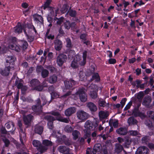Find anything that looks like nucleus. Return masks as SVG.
<instances>
[{"label": "nucleus", "mask_w": 154, "mask_h": 154, "mask_svg": "<svg viewBox=\"0 0 154 154\" xmlns=\"http://www.w3.org/2000/svg\"><path fill=\"white\" fill-rule=\"evenodd\" d=\"M147 114L151 120L146 121L145 124L149 129L154 130V112L149 111L147 112Z\"/></svg>", "instance_id": "nucleus-1"}, {"label": "nucleus", "mask_w": 154, "mask_h": 154, "mask_svg": "<svg viewBox=\"0 0 154 154\" xmlns=\"http://www.w3.org/2000/svg\"><path fill=\"white\" fill-rule=\"evenodd\" d=\"M9 47L11 49L15 50L17 52H19L21 50L20 45L17 42V38L15 37H12L11 39L10 44L9 45Z\"/></svg>", "instance_id": "nucleus-2"}, {"label": "nucleus", "mask_w": 154, "mask_h": 154, "mask_svg": "<svg viewBox=\"0 0 154 154\" xmlns=\"http://www.w3.org/2000/svg\"><path fill=\"white\" fill-rule=\"evenodd\" d=\"M75 94L79 96L81 102H84L87 100V96L84 91V88H79L75 93Z\"/></svg>", "instance_id": "nucleus-3"}, {"label": "nucleus", "mask_w": 154, "mask_h": 154, "mask_svg": "<svg viewBox=\"0 0 154 154\" xmlns=\"http://www.w3.org/2000/svg\"><path fill=\"white\" fill-rule=\"evenodd\" d=\"M67 59V56L63 54H59L56 58V62L58 66L62 67Z\"/></svg>", "instance_id": "nucleus-4"}, {"label": "nucleus", "mask_w": 154, "mask_h": 154, "mask_svg": "<svg viewBox=\"0 0 154 154\" xmlns=\"http://www.w3.org/2000/svg\"><path fill=\"white\" fill-rule=\"evenodd\" d=\"M98 125V124L96 122H92L88 120L85 122V127L86 129L89 130L90 131L95 130Z\"/></svg>", "instance_id": "nucleus-5"}, {"label": "nucleus", "mask_w": 154, "mask_h": 154, "mask_svg": "<svg viewBox=\"0 0 154 154\" xmlns=\"http://www.w3.org/2000/svg\"><path fill=\"white\" fill-rule=\"evenodd\" d=\"M76 115L78 119L82 121L87 120L89 117L88 114L82 110H79L77 113Z\"/></svg>", "instance_id": "nucleus-6"}, {"label": "nucleus", "mask_w": 154, "mask_h": 154, "mask_svg": "<svg viewBox=\"0 0 154 154\" xmlns=\"http://www.w3.org/2000/svg\"><path fill=\"white\" fill-rule=\"evenodd\" d=\"M13 68L12 65H6L4 68H0V73L3 76H8L9 74L11 69Z\"/></svg>", "instance_id": "nucleus-7"}, {"label": "nucleus", "mask_w": 154, "mask_h": 154, "mask_svg": "<svg viewBox=\"0 0 154 154\" xmlns=\"http://www.w3.org/2000/svg\"><path fill=\"white\" fill-rule=\"evenodd\" d=\"M76 82L73 79L64 82L65 88L67 89L72 90L74 88L73 86L75 85Z\"/></svg>", "instance_id": "nucleus-8"}, {"label": "nucleus", "mask_w": 154, "mask_h": 154, "mask_svg": "<svg viewBox=\"0 0 154 154\" xmlns=\"http://www.w3.org/2000/svg\"><path fill=\"white\" fill-rule=\"evenodd\" d=\"M86 106L89 109L91 113L94 114L97 110V107L93 103L88 102L86 103Z\"/></svg>", "instance_id": "nucleus-9"}, {"label": "nucleus", "mask_w": 154, "mask_h": 154, "mask_svg": "<svg viewBox=\"0 0 154 154\" xmlns=\"http://www.w3.org/2000/svg\"><path fill=\"white\" fill-rule=\"evenodd\" d=\"M49 11L48 15L51 16L52 17L57 16L59 13V8L58 7H50L48 9Z\"/></svg>", "instance_id": "nucleus-10"}, {"label": "nucleus", "mask_w": 154, "mask_h": 154, "mask_svg": "<svg viewBox=\"0 0 154 154\" xmlns=\"http://www.w3.org/2000/svg\"><path fill=\"white\" fill-rule=\"evenodd\" d=\"M33 118V116L31 114L23 116V120L24 124L26 125H29L31 123V121Z\"/></svg>", "instance_id": "nucleus-11"}, {"label": "nucleus", "mask_w": 154, "mask_h": 154, "mask_svg": "<svg viewBox=\"0 0 154 154\" xmlns=\"http://www.w3.org/2000/svg\"><path fill=\"white\" fill-rule=\"evenodd\" d=\"M34 20L35 23L40 25L44 24V20L43 17L38 14H36L34 16Z\"/></svg>", "instance_id": "nucleus-12"}, {"label": "nucleus", "mask_w": 154, "mask_h": 154, "mask_svg": "<svg viewBox=\"0 0 154 154\" xmlns=\"http://www.w3.org/2000/svg\"><path fill=\"white\" fill-rule=\"evenodd\" d=\"M32 109L37 115L41 114L42 112V106L33 105L32 107Z\"/></svg>", "instance_id": "nucleus-13"}, {"label": "nucleus", "mask_w": 154, "mask_h": 154, "mask_svg": "<svg viewBox=\"0 0 154 154\" xmlns=\"http://www.w3.org/2000/svg\"><path fill=\"white\" fill-rule=\"evenodd\" d=\"M128 132L127 128L124 127H121L116 130V133L121 135H126Z\"/></svg>", "instance_id": "nucleus-14"}, {"label": "nucleus", "mask_w": 154, "mask_h": 154, "mask_svg": "<svg viewBox=\"0 0 154 154\" xmlns=\"http://www.w3.org/2000/svg\"><path fill=\"white\" fill-rule=\"evenodd\" d=\"M54 48L57 51L60 50L62 47V42L59 39H57L54 41Z\"/></svg>", "instance_id": "nucleus-15"}, {"label": "nucleus", "mask_w": 154, "mask_h": 154, "mask_svg": "<svg viewBox=\"0 0 154 154\" xmlns=\"http://www.w3.org/2000/svg\"><path fill=\"white\" fill-rule=\"evenodd\" d=\"M76 109L74 107H71L67 109L65 111V114L67 117H69L72 114L75 113Z\"/></svg>", "instance_id": "nucleus-16"}, {"label": "nucleus", "mask_w": 154, "mask_h": 154, "mask_svg": "<svg viewBox=\"0 0 154 154\" xmlns=\"http://www.w3.org/2000/svg\"><path fill=\"white\" fill-rule=\"evenodd\" d=\"M95 71V68L94 67L93 68V72L92 73L93 74L91 78L90 79V82H92L94 80H95L96 82H98L100 80V77L98 73L94 72Z\"/></svg>", "instance_id": "nucleus-17"}, {"label": "nucleus", "mask_w": 154, "mask_h": 154, "mask_svg": "<svg viewBox=\"0 0 154 154\" xmlns=\"http://www.w3.org/2000/svg\"><path fill=\"white\" fill-rule=\"evenodd\" d=\"M152 101L151 97L148 95H146L143 98L142 104L146 106H148L150 105Z\"/></svg>", "instance_id": "nucleus-18"}, {"label": "nucleus", "mask_w": 154, "mask_h": 154, "mask_svg": "<svg viewBox=\"0 0 154 154\" xmlns=\"http://www.w3.org/2000/svg\"><path fill=\"white\" fill-rule=\"evenodd\" d=\"M14 30L16 33L20 34L21 33L23 30V27L21 23L18 22L17 25L14 27Z\"/></svg>", "instance_id": "nucleus-19"}, {"label": "nucleus", "mask_w": 154, "mask_h": 154, "mask_svg": "<svg viewBox=\"0 0 154 154\" xmlns=\"http://www.w3.org/2000/svg\"><path fill=\"white\" fill-rule=\"evenodd\" d=\"M58 149L60 152L64 154L68 153L69 151V148L64 146H60Z\"/></svg>", "instance_id": "nucleus-20"}, {"label": "nucleus", "mask_w": 154, "mask_h": 154, "mask_svg": "<svg viewBox=\"0 0 154 154\" xmlns=\"http://www.w3.org/2000/svg\"><path fill=\"white\" fill-rule=\"evenodd\" d=\"M47 87V84L46 83L43 82L42 84L40 83L36 87L33 88V89L38 91H41L43 88Z\"/></svg>", "instance_id": "nucleus-21"}, {"label": "nucleus", "mask_w": 154, "mask_h": 154, "mask_svg": "<svg viewBox=\"0 0 154 154\" xmlns=\"http://www.w3.org/2000/svg\"><path fill=\"white\" fill-rule=\"evenodd\" d=\"M43 130V127L42 125H36L35 126L34 131L35 133L41 135L42 134Z\"/></svg>", "instance_id": "nucleus-22"}, {"label": "nucleus", "mask_w": 154, "mask_h": 154, "mask_svg": "<svg viewBox=\"0 0 154 154\" xmlns=\"http://www.w3.org/2000/svg\"><path fill=\"white\" fill-rule=\"evenodd\" d=\"M109 115V113L108 112H104L103 111H101L99 112V117L101 120L107 118Z\"/></svg>", "instance_id": "nucleus-23"}, {"label": "nucleus", "mask_w": 154, "mask_h": 154, "mask_svg": "<svg viewBox=\"0 0 154 154\" xmlns=\"http://www.w3.org/2000/svg\"><path fill=\"white\" fill-rule=\"evenodd\" d=\"M15 61V58L14 56H11L8 57V59L6 60V63H8L6 65L10 66L12 65L14 68V63Z\"/></svg>", "instance_id": "nucleus-24"}, {"label": "nucleus", "mask_w": 154, "mask_h": 154, "mask_svg": "<svg viewBox=\"0 0 154 154\" xmlns=\"http://www.w3.org/2000/svg\"><path fill=\"white\" fill-rule=\"evenodd\" d=\"M101 149V144L100 143H96L94 147L92 153L93 154H96L97 152H100Z\"/></svg>", "instance_id": "nucleus-25"}, {"label": "nucleus", "mask_w": 154, "mask_h": 154, "mask_svg": "<svg viewBox=\"0 0 154 154\" xmlns=\"http://www.w3.org/2000/svg\"><path fill=\"white\" fill-rule=\"evenodd\" d=\"M147 149L144 147H139L135 152V154H147Z\"/></svg>", "instance_id": "nucleus-26"}, {"label": "nucleus", "mask_w": 154, "mask_h": 154, "mask_svg": "<svg viewBox=\"0 0 154 154\" xmlns=\"http://www.w3.org/2000/svg\"><path fill=\"white\" fill-rule=\"evenodd\" d=\"M23 81L22 79H20L19 80V79L18 78L16 79L15 85L17 86V88L19 89H20L23 86L22 83Z\"/></svg>", "instance_id": "nucleus-27"}, {"label": "nucleus", "mask_w": 154, "mask_h": 154, "mask_svg": "<svg viewBox=\"0 0 154 154\" xmlns=\"http://www.w3.org/2000/svg\"><path fill=\"white\" fill-rule=\"evenodd\" d=\"M128 122L129 125L137 124V121L133 117H130L128 119Z\"/></svg>", "instance_id": "nucleus-28"}, {"label": "nucleus", "mask_w": 154, "mask_h": 154, "mask_svg": "<svg viewBox=\"0 0 154 154\" xmlns=\"http://www.w3.org/2000/svg\"><path fill=\"white\" fill-rule=\"evenodd\" d=\"M57 76L54 75L49 77L48 79V82L51 84H54L57 82Z\"/></svg>", "instance_id": "nucleus-29"}, {"label": "nucleus", "mask_w": 154, "mask_h": 154, "mask_svg": "<svg viewBox=\"0 0 154 154\" xmlns=\"http://www.w3.org/2000/svg\"><path fill=\"white\" fill-rule=\"evenodd\" d=\"M40 83V81L36 79H32L30 81V84L33 88L38 85Z\"/></svg>", "instance_id": "nucleus-30"}, {"label": "nucleus", "mask_w": 154, "mask_h": 154, "mask_svg": "<svg viewBox=\"0 0 154 154\" xmlns=\"http://www.w3.org/2000/svg\"><path fill=\"white\" fill-rule=\"evenodd\" d=\"M32 144L35 147H38L39 148L41 149V151L43 149V147L42 146L41 143L39 141L34 140L32 142Z\"/></svg>", "instance_id": "nucleus-31"}, {"label": "nucleus", "mask_w": 154, "mask_h": 154, "mask_svg": "<svg viewBox=\"0 0 154 154\" xmlns=\"http://www.w3.org/2000/svg\"><path fill=\"white\" fill-rule=\"evenodd\" d=\"M52 0H46L44 4L42 6L43 7V9L44 10H45L47 8L49 9L50 8V7H51L50 6V5L52 2Z\"/></svg>", "instance_id": "nucleus-32"}, {"label": "nucleus", "mask_w": 154, "mask_h": 154, "mask_svg": "<svg viewBox=\"0 0 154 154\" xmlns=\"http://www.w3.org/2000/svg\"><path fill=\"white\" fill-rule=\"evenodd\" d=\"M49 31L50 29H48L45 35V37L48 39L53 40L55 36L51 34H49Z\"/></svg>", "instance_id": "nucleus-33"}, {"label": "nucleus", "mask_w": 154, "mask_h": 154, "mask_svg": "<svg viewBox=\"0 0 154 154\" xmlns=\"http://www.w3.org/2000/svg\"><path fill=\"white\" fill-rule=\"evenodd\" d=\"M67 13L69 16L72 17H75L77 14L76 11L75 10L71 9V7L68 10Z\"/></svg>", "instance_id": "nucleus-34"}, {"label": "nucleus", "mask_w": 154, "mask_h": 154, "mask_svg": "<svg viewBox=\"0 0 154 154\" xmlns=\"http://www.w3.org/2000/svg\"><path fill=\"white\" fill-rule=\"evenodd\" d=\"M116 148L115 149V152L117 153H120L123 150V146L120 144L116 143L115 145Z\"/></svg>", "instance_id": "nucleus-35"}, {"label": "nucleus", "mask_w": 154, "mask_h": 154, "mask_svg": "<svg viewBox=\"0 0 154 154\" xmlns=\"http://www.w3.org/2000/svg\"><path fill=\"white\" fill-rule=\"evenodd\" d=\"M44 118L45 120L47 121L48 122H54L56 120L54 117L49 115L45 116Z\"/></svg>", "instance_id": "nucleus-36"}, {"label": "nucleus", "mask_w": 154, "mask_h": 154, "mask_svg": "<svg viewBox=\"0 0 154 154\" xmlns=\"http://www.w3.org/2000/svg\"><path fill=\"white\" fill-rule=\"evenodd\" d=\"M26 134L25 133L23 132V131H21V133L20 135V138L21 143L23 145H24L23 140L26 139Z\"/></svg>", "instance_id": "nucleus-37"}, {"label": "nucleus", "mask_w": 154, "mask_h": 154, "mask_svg": "<svg viewBox=\"0 0 154 154\" xmlns=\"http://www.w3.org/2000/svg\"><path fill=\"white\" fill-rule=\"evenodd\" d=\"M26 27L28 28V30L29 29H32L34 32H35V34L37 35L38 34V32L33 25L31 23H29L27 25Z\"/></svg>", "instance_id": "nucleus-38"}, {"label": "nucleus", "mask_w": 154, "mask_h": 154, "mask_svg": "<svg viewBox=\"0 0 154 154\" xmlns=\"http://www.w3.org/2000/svg\"><path fill=\"white\" fill-rule=\"evenodd\" d=\"M28 46L27 42L26 41L23 40L22 41L21 46H20V47L22 48L23 50H25L27 49Z\"/></svg>", "instance_id": "nucleus-39"}, {"label": "nucleus", "mask_w": 154, "mask_h": 154, "mask_svg": "<svg viewBox=\"0 0 154 154\" xmlns=\"http://www.w3.org/2000/svg\"><path fill=\"white\" fill-rule=\"evenodd\" d=\"M71 67L74 69H77L78 67V61L77 60L74 59L72 61L71 64Z\"/></svg>", "instance_id": "nucleus-40"}, {"label": "nucleus", "mask_w": 154, "mask_h": 154, "mask_svg": "<svg viewBox=\"0 0 154 154\" xmlns=\"http://www.w3.org/2000/svg\"><path fill=\"white\" fill-rule=\"evenodd\" d=\"M66 47L70 49L72 48L73 45L72 44L71 39L69 38H67L66 39Z\"/></svg>", "instance_id": "nucleus-41"}, {"label": "nucleus", "mask_w": 154, "mask_h": 154, "mask_svg": "<svg viewBox=\"0 0 154 154\" xmlns=\"http://www.w3.org/2000/svg\"><path fill=\"white\" fill-rule=\"evenodd\" d=\"M84 138L85 139H86L88 137H91V132L90 130L85 129L84 130Z\"/></svg>", "instance_id": "nucleus-42"}, {"label": "nucleus", "mask_w": 154, "mask_h": 154, "mask_svg": "<svg viewBox=\"0 0 154 154\" xmlns=\"http://www.w3.org/2000/svg\"><path fill=\"white\" fill-rule=\"evenodd\" d=\"M50 94H51V100L49 101L48 104H49L51 103L52 100L54 99V98H57L59 96L57 93L55 91L51 93Z\"/></svg>", "instance_id": "nucleus-43"}, {"label": "nucleus", "mask_w": 154, "mask_h": 154, "mask_svg": "<svg viewBox=\"0 0 154 154\" xmlns=\"http://www.w3.org/2000/svg\"><path fill=\"white\" fill-rule=\"evenodd\" d=\"M69 6L66 4H64L60 9V11L62 14L66 13L68 10Z\"/></svg>", "instance_id": "nucleus-44"}, {"label": "nucleus", "mask_w": 154, "mask_h": 154, "mask_svg": "<svg viewBox=\"0 0 154 154\" xmlns=\"http://www.w3.org/2000/svg\"><path fill=\"white\" fill-rule=\"evenodd\" d=\"M42 143L43 145L47 146H51L53 145L52 142L48 140H43Z\"/></svg>", "instance_id": "nucleus-45"}, {"label": "nucleus", "mask_w": 154, "mask_h": 154, "mask_svg": "<svg viewBox=\"0 0 154 154\" xmlns=\"http://www.w3.org/2000/svg\"><path fill=\"white\" fill-rule=\"evenodd\" d=\"M49 73V72L47 70L44 69L41 72L42 76L43 78H45L48 76Z\"/></svg>", "instance_id": "nucleus-46"}, {"label": "nucleus", "mask_w": 154, "mask_h": 154, "mask_svg": "<svg viewBox=\"0 0 154 154\" xmlns=\"http://www.w3.org/2000/svg\"><path fill=\"white\" fill-rule=\"evenodd\" d=\"M57 120L66 123H68L69 122V119L66 118H63L61 116L58 118V119H57Z\"/></svg>", "instance_id": "nucleus-47"}, {"label": "nucleus", "mask_w": 154, "mask_h": 154, "mask_svg": "<svg viewBox=\"0 0 154 154\" xmlns=\"http://www.w3.org/2000/svg\"><path fill=\"white\" fill-rule=\"evenodd\" d=\"M91 97L93 99H96L97 97V93L95 91H91L90 94Z\"/></svg>", "instance_id": "nucleus-48"}, {"label": "nucleus", "mask_w": 154, "mask_h": 154, "mask_svg": "<svg viewBox=\"0 0 154 154\" xmlns=\"http://www.w3.org/2000/svg\"><path fill=\"white\" fill-rule=\"evenodd\" d=\"M79 132L76 130H75L72 132V135L73 137V139L74 140H75L78 138V134Z\"/></svg>", "instance_id": "nucleus-49"}, {"label": "nucleus", "mask_w": 154, "mask_h": 154, "mask_svg": "<svg viewBox=\"0 0 154 154\" xmlns=\"http://www.w3.org/2000/svg\"><path fill=\"white\" fill-rule=\"evenodd\" d=\"M144 95L143 91H140L137 94V98L139 100H142Z\"/></svg>", "instance_id": "nucleus-50"}, {"label": "nucleus", "mask_w": 154, "mask_h": 154, "mask_svg": "<svg viewBox=\"0 0 154 154\" xmlns=\"http://www.w3.org/2000/svg\"><path fill=\"white\" fill-rule=\"evenodd\" d=\"M64 26L65 29H69L71 27V22L69 20H66L64 23Z\"/></svg>", "instance_id": "nucleus-51"}, {"label": "nucleus", "mask_w": 154, "mask_h": 154, "mask_svg": "<svg viewBox=\"0 0 154 154\" xmlns=\"http://www.w3.org/2000/svg\"><path fill=\"white\" fill-rule=\"evenodd\" d=\"M64 130L66 132L69 133L72 132V128L70 125H68L65 126Z\"/></svg>", "instance_id": "nucleus-52"}, {"label": "nucleus", "mask_w": 154, "mask_h": 154, "mask_svg": "<svg viewBox=\"0 0 154 154\" xmlns=\"http://www.w3.org/2000/svg\"><path fill=\"white\" fill-rule=\"evenodd\" d=\"M149 136H145L141 138V141L143 143H146L149 140Z\"/></svg>", "instance_id": "nucleus-53"}, {"label": "nucleus", "mask_w": 154, "mask_h": 154, "mask_svg": "<svg viewBox=\"0 0 154 154\" xmlns=\"http://www.w3.org/2000/svg\"><path fill=\"white\" fill-rule=\"evenodd\" d=\"M87 34L86 33L82 34L80 36V39L82 40V42H83V41H85L87 40Z\"/></svg>", "instance_id": "nucleus-54"}, {"label": "nucleus", "mask_w": 154, "mask_h": 154, "mask_svg": "<svg viewBox=\"0 0 154 154\" xmlns=\"http://www.w3.org/2000/svg\"><path fill=\"white\" fill-rule=\"evenodd\" d=\"M2 140L5 143V146L6 147H8L10 144V140L6 138L3 139Z\"/></svg>", "instance_id": "nucleus-55"}, {"label": "nucleus", "mask_w": 154, "mask_h": 154, "mask_svg": "<svg viewBox=\"0 0 154 154\" xmlns=\"http://www.w3.org/2000/svg\"><path fill=\"white\" fill-rule=\"evenodd\" d=\"M26 37L27 40L29 42H33L34 39V36L29 35Z\"/></svg>", "instance_id": "nucleus-56"}, {"label": "nucleus", "mask_w": 154, "mask_h": 154, "mask_svg": "<svg viewBox=\"0 0 154 154\" xmlns=\"http://www.w3.org/2000/svg\"><path fill=\"white\" fill-rule=\"evenodd\" d=\"M49 113L54 116H57L56 119L57 120V119H58V118L59 117L61 116V115L60 113L59 112H55L54 111H53L50 112Z\"/></svg>", "instance_id": "nucleus-57"}, {"label": "nucleus", "mask_w": 154, "mask_h": 154, "mask_svg": "<svg viewBox=\"0 0 154 154\" xmlns=\"http://www.w3.org/2000/svg\"><path fill=\"white\" fill-rule=\"evenodd\" d=\"M44 69L42 66H38L36 67V71L38 73H39L41 72Z\"/></svg>", "instance_id": "nucleus-58"}, {"label": "nucleus", "mask_w": 154, "mask_h": 154, "mask_svg": "<svg viewBox=\"0 0 154 154\" xmlns=\"http://www.w3.org/2000/svg\"><path fill=\"white\" fill-rule=\"evenodd\" d=\"M79 76L81 79H83L85 77V73L83 72V69L79 71Z\"/></svg>", "instance_id": "nucleus-59"}, {"label": "nucleus", "mask_w": 154, "mask_h": 154, "mask_svg": "<svg viewBox=\"0 0 154 154\" xmlns=\"http://www.w3.org/2000/svg\"><path fill=\"white\" fill-rule=\"evenodd\" d=\"M130 135L133 136H136L138 134V132L137 131L131 130L129 131Z\"/></svg>", "instance_id": "nucleus-60"}, {"label": "nucleus", "mask_w": 154, "mask_h": 154, "mask_svg": "<svg viewBox=\"0 0 154 154\" xmlns=\"http://www.w3.org/2000/svg\"><path fill=\"white\" fill-rule=\"evenodd\" d=\"M55 88L54 86L52 85L49 87L48 88V90L49 92L51 93L55 91Z\"/></svg>", "instance_id": "nucleus-61"}, {"label": "nucleus", "mask_w": 154, "mask_h": 154, "mask_svg": "<svg viewBox=\"0 0 154 154\" xmlns=\"http://www.w3.org/2000/svg\"><path fill=\"white\" fill-rule=\"evenodd\" d=\"M116 62V59L114 58H110L108 60V63L109 64H114Z\"/></svg>", "instance_id": "nucleus-62"}, {"label": "nucleus", "mask_w": 154, "mask_h": 154, "mask_svg": "<svg viewBox=\"0 0 154 154\" xmlns=\"http://www.w3.org/2000/svg\"><path fill=\"white\" fill-rule=\"evenodd\" d=\"M1 131V133L2 134H7V131H6L5 128L3 126L0 129Z\"/></svg>", "instance_id": "nucleus-63"}, {"label": "nucleus", "mask_w": 154, "mask_h": 154, "mask_svg": "<svg viewBox=\"0 0 154 154\" xmlns=\"http://www.w3.org/2000/svg\"><path fill=\"white\" fill-rule=\"evenodd\" d=\"M106 102L104 101L99 100L98 101V104L99 106L102 107H104L105 106Z\"/></svg>", "instance_id": "nucleus-64"}]
</instances>
